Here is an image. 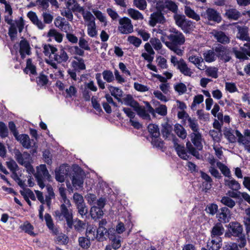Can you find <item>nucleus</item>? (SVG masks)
Segmentation results:
<instances>
[{
	"label": "nucleus",
	"mask_w": 250,
	"mask_h": 250,
	"mask_svg": "<svg viewBox=\"0 0 250 250\" xmlns=\"http://www.w3.org/2000/svg\"><path fill=\"white\" fill-rule=\"evenodd\" d=\"M190 137L191 141L197 149L199 150H201L203 148V141L201 133L199 131L192 132L190 134Z\"/></svg>",
	"instance_id": "2eb2a0df"
},
{
	"label": "nucleus",
	"mask_w": 250,
	"mask_h": 250,
	"mask_svg": "<svg viewBox=\"0 0 250 250\" xmlns=\"http://www.w3.org/2000/svg\"><path fill=\"white\" fill-rule=\"evenodd\" d=\"M87 27V32L88 35L92 38L96 37L98 34V31L95 23V18L93 15H91L84 20Z\"/></svg>",
	"instance_id": "1a4fd4ad"
},
{
	"label": "nucleus",
	"mask_w": 250,
	"mask_h": 250,
	"mask_svg": "<svg viewBox=\"0 0 250 250\" xmlns=\"http://www.w3.org/2000/svg\"><path fill=\"white\" fill-rule=\"evenodd\" d=\"M77 59V61L72 62V66L75 69L79 70H84L85 69V65L84 60L83 59L75 58Z\"/></svg>",
	"instance_id": "864d4df0"
},
{
	"label": "nucleus",
	"mask_w": 250,
	"mask_h": 250,
	"mask_svg": "<svg viewBox=\"0 0 250 250\" xmlns=\"http://www.w3.org/2000/svg\"><path fill=\"white\" fill-rule=\"evenodd\" d=\"M133 4L140 10H144L147 7L146 0H133Z\"/></svg>",
	"instance_id": "0e129e2a"
},
{
	"label": "nucleus",
	"mask_w": 250,
	"mask_h": 250,
	"mask_svg": "<svg viewBox=\"0 0 250 250\" xmlns=\"http://www.w3.org/2000/svg\"><path fill=\"white\" fill-rule=\"evenodd\" d=\"M225 229L221 223H217L212 229L211 237H220L224 232Z\"/></svg>",
	"instance_id": "72a5a7b5"
},
{
	"label": "nucleus",
	"mask_w": 250,
	"mask_h": 250,
	"mask_svg": "<svg viewBox=\"0 0 250 250\" xmlns=\"http://www.w3.org/2000/svg\"><path fill=\"white\" fill-rule=\"evenodd\" d=\"M8 34L11 39L15 38L17 35V29L20 33H21L24 27L25 22L22 17L19 19L13 21L12 24H9Z\"/></svg>",
	"instance_id": "423d86ee"
},
{
	"label": "nucleus",
	"mask_w": 250,
	"mask_h": 250,
	"mask_svg": "<svg viewBox=\"0 0 250 250\" xmlns=\"http://www.w3.org/2000/svg\"><path fill=\"white\" fill-rule=\"evenodd\" d=\"M217 217L220 222H229L230 218V211L226 207L222 208L217 214Z\"/></svg>",
	"instance_id": "6ab92c4d"
},
{
	"label": "nucleus",
	"mask_w": 250,
	"mask_h": 250,
	"mask_svg": "<svg viewBox=\"0 0 250 250\" xmlns=\"http://www.w3.org/2000/svg\"><path fill=\"white\" fill-rule=\"evenodd\" d=\"M187 122L188 126L192 130L193 132L199 131V127L197 120L194 118L189 116L187 117Z\"/></svg>",
	"instance_id": "a19ab883"
},
{
	"label": "nucleus",
	"mask_w": 250,
	"mask_h": 250,
	"mask_svg": "<svg viewBox=\"0 0 250 250\" xmlns=\"http://www.w3.org/2000/svg\"><path fill=\"white\" fill-rule=\"evenodd\" d=\"M237 132H239V131L237 129L226 128L224 131V135L228 142L230 143H234L237 141L238 134Z\"/></svg>",
	"instance_id": "f3484780"
},
{
	"label": "nucleus",
	"mask_w": 250,
	"mask_h": 250,
	"mask_svg": "<svg viewBox=\"0 0 250 250\" xmlns=\"http://www.w3.org/2000/svg\"><path fill=\"white\" fill-rule=\"evenodd\" d=\"M246 215L244 217V223L246 226L247 232L249 235L250 234V208L246 209L245 210Z\"/></svg>",
	"instance_id": "69168bd1"
},
{
	"label": "nucleus",
	"mask_w": 250,
	"mask_h": 250,
	"mask_svg": "<svg viewBox=\"0 0 250 250\" xmlns=\"http://www.w3.org/2000/svg\"><path fill=\"white\" fill-rule=\"evenodd\" d=\"M92 13L94 14L97 20L103 23L104 26H106L107 24V21L105 15L97 9H93Z\"/></svg>",
	"instance_id": "4c0bfd02"
},
{
	"label": "nucleus",
	"mask_w": 250,
	"mask_h": 250,
	"mask_svg": "<svg viewBox=\"0 0 250 250\" xmlns=\"http://www.w3.org/2000/svg\"><path fill=\"white\" fill-rule=\"evenodd\" d=\"M148 130L151 137H159L160 131L157 125L155 124H149L148 126Z\"/></svg>",
	"instance_id": "3c124183"
},
{
	"label": "nucleus",
	"mask_w": 250,
	"mask_h": 250,
	"mask_svg": "<svg viewBox=\"0 0 250 250\" xmlns=\"http://www.w3.org/2000/svg\"><path fill=\"white\" fill-rule=\"evenodd\" d=\"M35 176L36 178L46 179L50 180V175L45 165H41L37 167V172Z\"/></svg>",
	"instance_id": "aec40b11"
},
{
	"label": "nucleus",
	"mask_w": 250,
	"mask_h": 250,
	"mask_svg": "<svg viewBox=\"0 0 250 250\" xmlns=\"http://www.w3.org/2000/svg\"><path fill=\"white\" fill-rule=\"evenodd\" d=\"M20 193L24 199H31L34 201L36 200L34 194L29 188H23V190L20 191Z\"/></svg>",
	"instance_id": "603ef678"
},
{
	"label": "nucleus",
	"mask_w": 250,
	"mask_h": 250,
	"mask_svg": "<svg viewBox=\"0 0 250 250\" xmlns=\"http://www.w3.org/2000/svg\"><path fill=\"white\" fill-rule=\"evenodd\" d=\"M103 211L100 208L93 206L91 207L90 210V215L94 219H97L101 218L103 215Z\"/></svg>",
	"instance_id": "ea45409f"
},
{
	"label": "nucleus",
	"mask_w": 250,
	"mask_h": 250,
	"mask_svg": "<svg viewBox=\"0 0 250 250\" xmlns=\"http://www.w3.org/2000/svg\"><path fill=\"white\" fill-rule=\"evenodd\" d=\"M201 177L207 182L205 186V189H209L211 188L212 180L210 177L207 173L201 171Z\"/></svg>",
	"instance_id": "13d9d810"
},
{
	"label": "nucleus",
	"mask_w": 250,
	"mask_h": 250,
	"mask_svg": "<svg viewBox=\"0 0 250 250\" xmlns=\"http://www.w3.org/2000/svg\"><path fill=\"white\" fill-rule=\"evenodd\" d=\"M70 207V202H69V205L62 203L61 206V212L56 211L55 215L56 217L60 220H63L64 218L66 221L67 226L71 229L73 228V215Z\"/></svg>",
	"instance_id": "f257e3e1"
},
{
	"label": "nucleus",
	"mask_w": 250,
	"mask_h": 250,
	"mask_svg": "<svg viewBox=\"0 0 250 250\" xmlns=\"http://www.w3.org/2000/svg\"><path fill=\"white\" fill-rule=\"evenodd\" d=\"M46 225L48 229L54 234H57L59 232L58 229L56 227L53 221L52 218L49 214H45L44 216Z\"/></svg>",
	"instance_id": "cd10ccee"
},
{
	"label": "nucleus",
	"mask_w": 250,
	"mask_h": 250,
	"mask_svg": "<svg viewBox=\"0 0 250 250\" xmlns=\"http://www.w3.org/2000/svg\"><path fill=\"white\" fill-rule=\"evenodd\" d=\"M73 186L76 189L82 188L84 182V175L81 172H73L70 174Z\"/></svg>",
	"instance_id": "9b49d317"
},
{
	"label": "nucleus",
	"mask_w": 250,
	"mask_h": 250,
	"mask_svg": "<svg viewBox=\"0 0 250 250\" xmlns=\"http://www.w3.org/2000/svg\"><path fill=\"white\" fill-rule=\"evenodd\" d=\"M165 8H167L170 11L175 13V14H177V13L178 11V6L175 2L172 1L171 0H168L167 2H166Z\"/></svg>",
	"instance_id": "052dcab7"
},
{
	"label": "nucleus",
	"mask_w": 250,
	"mask_h": 250,
	"mask_svg": "<svg viewBox=\"0 0 250 250\" xmlns=\"http://www.w3.org/2000/svg\"><path fill=\"white\" fill-rule=\"evenodd\" d=\"M149 112L153 115L156 112L161 116H165L167 113V107L164 104H160L158 107H156L155 109L150 107Z\"/></svg>",
	"instance_id": "473e14b6"
},
{
	"label": "nucleus",
	"mask_w": 250,
	"mask_h": 250,
	"mask_svg": "<svg viewBox=\"0 0 250 250\" xmlns=\"http://www.w3.org/2000/svg\"><path fill=\"white\" fill-rule=\"evenodd\" d=\"M202 16L208 21H212L219 22L221 21V17L216 10L212 8H208Z\"/></svg>",
	"instance_id": "dca6fc26"
},
{
	"label": "nucleus",
	"mask_w": 250,
	"mask_h": 250,
	"mask_svg": "<svg viewBox=\"0 0 250 250\" xmlns=\"http://www.w3.org/2000/svg\"><path fill=\"white\" fill-rule=\"evenodd\" d=\"M15 137L24 148L28 149L31 147V142L28 135L23 134L18 135L15 133Z\"/></svg>",
	"instance_id": "b1692460"
},
{
	"label": "nucleus",
	"mask_w": 250,
	"mask_h": 250,
	"mask_svg": "<svg viewBox=\"0 0 250 250\" xmlns=\"http://www.w3.org/2000/svg\"><path fill=\"white\" fill-rule=\"evenodd\" d=\"M19 52L21 57L24 59L26 55L31 54L30 47L29 42L24 39L21 40L20 42Z\"/></svg>",
	"instance_id": "a211bd4d"
},
{
	"label": "nucleus",
	"mask_w": 250,
	"mask_h": 250,
	"mask_svg": "<svg viewBox=\"0 0 250 250\" xmlns=\"http://www.w3.org/2000/svg\"><path fill=\"white\" fill-rule=\"evenodd\" d=\"M113 230V229H109L107 231L104 227L99 226L97 229V239L98 241H103L105 239L106 236H108L109 238V236L112 235L111 233Z\"/></svg>",
	"instance_id": "5701e85b"
},
{
	"label": "nucleus",
	"mask_w": 250,
	"mask_h": 250,
	"mask_svg": "<svg viewBox=\"0 0 250 250\" xmlns=\"http://www.w3.org/2000/svg\"><path fill=\"white\" fill-rule=\"evenodd\" d=\"M47 36L54 38L58 42H61L62 41L63 35L55 29H50L47 33Z\"/></svg>",
	"instance_id": "c03bdc74"
},
{
	"label": "nucleus",
	"mask_w": 250,
	"mask_h": 250,
	"mask_svg": "<svg viewBox=\"0 0 250 250\" xmlns=\"http://www.w3.org/2000/svg\"><path fill=\"white\" fill-rule=\"evenodd\" d=\"M85 224L80 220H73V226L75 229L79 231H82L85 228Z\"/></svg>",
	"instance_id": "774afa93"
},
{
	"label": "nucleus",
	"mask_w": 250,
	"mask_h": 250,
	"mask_svg": "<svg viewBox=\"0 0 250 250\" xmlns=\"http://www.w3.org/2000/svg\"><path fill=\"white\" fill-rule=\"evenodd\" d=\"M216 165L218 168L221 171L222 173L225 177H227L228 178H230L231 177L230 171L228 167L220 162H217Z\"/></svg>",
	"instance_id": "8fccbe9b"
},
{
	"label": "nucleus",
	"mask_w": 250,
	"mask_h": 250,
	"mask_svg": "<svg viewBox=\"0 0 250 250\" xmlns=\"http://www.w3.org/2000/svg\"><path fill=\"white\" fill-rule=\"evenodd\" d=\"M236 27L238 31L236 35L237 38L243 41L250 40L248 27L245 26H241L238 25H236Z\"/></svg>",
	"instance_id": "4be33fe9"
},
{
	"label": "nucleus",
	"mask_w": 250,
	"mask_h": 250,
	"mask_svg": "<svg viewBox=\"0 0 250 250\" xmlns=\"http://www.w3.org/2000/svg\"><path fill=\"white\" fill-rule=\"evenodd\" d=\"M225 184L233 190H238L241 188L240 184L232 178L231 176L229 179L224 180Z\"/></svg>",
	"instance_id": "7c9ffc66"
},
{
	"label": "nucleus",
	"mask_w": 250,
	"mask_h": 250,
	"mask_svg": "<svg viewBox=\"0 0 250 250\" xmlns=\"http://www.w3.org/2000/svg\"><path fill=\"white\" fill-rule=\"evenodd\" d=\"M71 10L73 12H77L81 13L83 15V20H85L87 17L92 15L90 12L88 11H85L84 8L81 6L77 2H76L74 5L72 7Z\"/></svg>",
	"instance_id": "bb28decb"
},
{
	"label": "nucleus",
	"mask_w": 250,
	"mask_h": 250,
	"mask_svg": "<svg viewBox=\"0 0 250 250\" xmlns=\"http://www.w3.org/2000/svg\"><path fill=\"white\" fill-rule=\"evenodd\" d=\"M127 40L130 44H133L136 47H139L142 43L141 40L134 36H128Z\"/></svg>",
	"instance_id": "338daca9"
},
{
	"label": "nucleus",
	"mask_w": 250,
	"mask_h": 250,
	"mask_svg": "<svg viewBox=\"0 0 250 250\" xmlns=\"http://www.w3.org/2000/svg\"><path fill=\"white\" fill-rule=\"evenodd\" d=\"M188 60L200 70H204L207 67L204 62V59L201 56L194 55H189L188 57Z\"/></svg>",
	"instance_id": "4468645a"
},
{
	"label": "nucleus",
	"mask_w": 250,
	"mask_h": 250,
	"mask_svg": "<svg viewBox=\"0 0 250 250\" xmlns=\"http://www.w3.org/2000/svg\"><path fill=\"white\" fill-rule=\"evenodd\" d=\"M211 239L207 243L209 250H219L222 246V238L220 237H211Z\"/></svg>",
	"instance_id": "412c9836"
},
{
	"label": "nucleus",
	"mask_w": 250,
	"mask_h": 250,
	"mask_svg": "<svg viewBox=\"0 0 250 250\" xmlns=\"http://www.w3.org/2000/svg\"><path fill=\"white\" fill-rule=\"evenodd\" d=\"M221 202L229 208H233L236 204L235 202L228 196L223 197L221 200Z\"/></svg>",
	"instance_id": "5fc2aeb1"
},
{
	"label": "nucleus",
	"mask_w": 250,
	"mask_h": 250,
	"mask_svg": "<svg viewBox=\"0 0 250 250\" xmlns=\"http://www.w3.org/2000/svg\"><path fill=\"white\" fill-rule=\"evenodd\" d=\"M118 31L122 34H128L133 31L131 21L127 17H123L119 20Z\"/></svg>",
	"instance_id": "39448f33"
},
{
	"label": "nucleus",
	"mask_w": 250,
	"mask_h": 250,
	"mask_svg": "<svg viewBox=\"0 0 250 250\" xmlns=\"http://www.w3.org/2000/svg\"><path fill=\"white\" fill-rule=\"evenodd\" d=\"M214 38L217 41L222 43H228L229 42V38L222 31H215L212 32Z\"/></svg>",
	"instance_id": "c85d7f7f"
},
{
	"label": "nucleus",
	"mask_w": 250,
	"mask_h": 250,
	"mask_svg": "<svg viewBox=\"0 0 250 250\" xmlns=\"http://www.w3.org/2000/svg\"><path fill=\"white\" fill-rule=\"evenodd\" d=\"M238 134L237 142L244 146L245 149L250 153V129H246L243 133L237 132Z\"/></svg>",
	"instance_id": "0eeeda50"
},
{
	"label": "nucleus",
	"mask_w": 250,
	"mask_h": 250,
	"mask_svg": "<svg viewBox=\"0 0 250 250\" xmlns=\"http://www.w3.org/2000/svg\"><path fill=\"white\" fill-rule=\"evenodd\" d=\"M86 236L90 240L97 239V229L94 225H89L87 227Z\"/></svg>",
	"instance_id": "f704fd0d"
},
{
	"label": "nucleus",
	"mask_w": 250,
	"mask_h": 250,
	"mask_svg": "<svg viewBox=\"0 0 250 250\" xmlns=\"http://www.w3.org/2000/svg\"><path fill=\"white\" fill-rule=\"evenodd\" d=\"M28 18L32 23L36 25L40 29H43L45 26L44 24L38 19L36 14L33 11H29L27 15Z\"/></svg>",
	"instance_id": "a878e982"
},
{
	"label": "nucleus",
	"mask_w": 250,
	"mask_h": 250,
	"mask_svg": "<svg viewBox=\"0 0 250 250\" xmlns=\"http://www.w3.org/2000/svg\"><path fill=\"white\" fill-rule=\"evenodd\" d=\"M174 19L177 26L180 27L185 32H188L193 30L194 23L190 20L187 19L185 16L175 14Z\"/></svg>",
	"instance_id": "20e7f679"
},
{
	"label": "nucleus",
	"mask_w": 250,
	"mask_h": 250,
	"mask_svg": "<svg viewBox=\"0 0 250 250\" xmlns=\"http://www.w3.org/2000/svg\"><path fill=\"white\" fill-rule=\"evenodd\" d=\"M209 134L212 138L214 143H219L220 142L221 133L219 130H210Z\"/></svg>",
	"instance_id": "6e6d98bb"
},
{
	"label": "nucleus",
	"mask_w": 250,
	"mask_h": 250,
	"mask_svg": "<svg viewBox=\"0 0 250 250\" xmlns=\"http://www.w3.org/2000/svg\"><path fill=\"white\" fill-rule=\"evenodd\" d=\"M206 75L213 78L218 77V69L215 67H208L206 70Z\"/></svg>",
	"instance_id": "e2e57ef3"
},
{
	"label": "nucleus",
	"mask_w": 250,
	"mask_h": 250,
	"mask_svg": "<svg viewBox=\"0 0 250 250\" xmlns=\"http://www.w3.org/2000/svg\"><path fill=\"white\" fill-rule=\"evenodd\" d=\"M70 169L69 167L66 165H62L58 169L55 170V179L61 183L63 182L69 175Z\"/></svg>",
	"instance_id": "9d476101"
},
{
	"label": "nucleus",
	"mask_w": 250,
	"mask_h": 250,
	"mask_svg": "<svg viewBox=\"0 0 250 250\" xmlns=\"http://www.w3.org/2000/svg\"><path fill=\"white\" fill-rule=\"evenodd\" d=\"M204 60L207 62H211L216 59V55L213 50L205 51L203 54Z\"/></svg>",
	"instance_id": "79ce46f5"
},
{
	"label": "nucleus",
	"mask_w": 250,
	"mask_h": 250,
	"mask_svg": "<svg viewBox=\"0 0 250 250\" xmlns=\"http://www.w3.org/2000/svg\"><path fill=\"white\" fill-rule=\"evenodd\" d=\"M20 228L24 232L29 234L31 236H36V233L34 232V228L28 221H25L22 224Z\"/></svg>",
	"instance_id": "2f4dec72"
},
{
	"label": "nucleus",
	"mask_w": 250,
	"mask_h": 250,
	"mask_svg": "<svg viewBox=\"0 0 250 250\" xmlns=\"http://www.w3.org/2000/svg\"><path fill=\"white\" fill-rule=\"evenodd\" d=\"M184 11L185 14L188 18L192 19L196 21H199L200 20V16L189 6H185Z\"/></svg>",
	"instance_id": "58836bf2"
},
{
	"label": "nucleus",
	"mask_w": 250,
	"mask_h": 250,
	"mask_svg": "<svg viewBox=\"0 0 250 250\" xmlns=\"http://www.w3.org/2000/svg\"><path fill=\"white\" fill-rule=\"evenodd\" d=\"M226 15L229 19L236 20L240 17V13L235 9H229L226 11Z\"/></svg>",
	"instance_id": "09e8293b"
},
{
	"label": "nucleus",
	"mask_w": 250,
	"mask_h": 250,
	"mask_svg": "<svg viewBox=\"0 0 250 250\" xmlns=\"http://www.w3.org/2000/svg\"><path fill=\"white\" fill-rule=\"evenodd\" d=\"M166 21V20L163 14L158 11L151 14L149 22L150 26L154 27L157 23L164 24Z\"/></svg>",
	"instance_id": "ddd939ff"
},
{
	"label": "nucleus",
	"mask_w": 250,
	"mask_h": 250,
	"mask_svg": "<svg viewBox=\"0 0 250 250\" xmlns=\"http://www.w3.org/2000/svg\"><path fill=\"white\" fill-rule=\"evenodd\" d=\"M14 154L15 158L21 165H26L27 162H30L31 160L30 155L26 152L21 153L19 149H16L14 150Z\"/></svg>",
	"instance_id": "f8f14e48"
},
{
	"label": "nucleus",
	"mask_w": 250,
	"mask_h": 250,
	"mask_svg": "<svg viewBox=\"0 0 250 250\" xmlns=\"http://www.w3.org/2000/svg\"><path fill=\"white\" fill-rule=\"evenodd\" d=\"M122 103L127 105L137 107L138 103L133 99L131 95H127L122 99Z\"/></svg>",
	"instance_id": "de8ad7c7"
},
{
	"label": "nucleus",
	"mask_w": 250,
	"mask_h": 250,
	"mask_svg": "<svg viewBox=\"0 0 250 250\" xmlns=\"http://www.w3.org/2000/svg\"><path fill=\"white\" fill-rule=\"evenodd\" d=\"M229 230L225 234V236L229 237L231 236L239 237L242 234L243 228L238 222H230L228 225Z\"/></svg>",
	"instance_id": "6e6552de"
},
{
	"label": "nucleus",
	"mask_w": 250,
	"mask_h": 250,
	"mask_svg": "<svg viewBox=\"0 0 250 250\" xmlns=\"http://www.w3.org/2000/svg\"><path fill=\"white\" fill-rule=\"evenodd\" d=\"M68 59V56L66 52L63 49H61L58 51H54L52 54H50V59L46 60V62L50 65L53 68L57 69L56 62L58 63L66 62Z\"/></svg>",
	"instance_id": "f03ea898"
},
{
	"label": "nucleus",
	"mask_w": 250,
	"mask_h": 250,
	"mask_svg": "<svg viewBox=\"0 0 250 250\" xmlns=\"http://www.w3.org/2000/svg\"><path fill=\"white\" fill-rule=\"evenodd\" d=\"M24 72L28 74L31 73L32 74H35L36 73V67L32 63V61L31 59H28L26 62V67L24 69Z\"/></svg>",
	"instance_id": "4d7b16f0"
},
{
	"label": "nucleus",
	"mask_w": 250,
	"mask_h": 250,
	"mask_svg": "<svg viewBox=\"0 0 250 250\" xmlns=\"http://www.w3.org/2000/svg\"><path fill=\"white\" fill-rule=\"evenodd\" d=\"M174 130L177 136L181 139H185L187 137V131L182 125L179 124H175Z\"/></svg>",
	"instance_id": "e433bc0d"
},
{
	"label": "nucleus",
	"mask_w": 250,
	"mask_h": 250,
	"mask_svg": "<svg viewBox=\"0 0 250 250\" xmlns=\"http://www.w3.org/2000/svg\"><path fill=\"white\" fill-rule=\"evenodd\" d=\"M59 194L62 198L61 202L62 203H65L69 205L70 201L67 198L66 195V190L64 187L61 186L59 188Z\"/></svg>",
	"instance_id": "680f3d73"
},
{
	"label": "nucleus",
	"mask_w": 250,
	"mask_h": 250,
	"mask_svg": "<svg viewBox=\"0 0 250 250\" xmlns=\"http://www.w3.org/2000/svg\"><path fill=\"white\" fill-rule=\"evenodd\" d=\"M172 127L167 123L162 125V133L163 137L170 138L171 136Z\"/></svg>",
	"instance_id": "a18cd8bd"
},
{
	"label": "nucleus",
	"mask_w": 250,
	"mask_h": 250,
	"mask_svg": "<svg viewBox=\"0 0 250 250\" xmlns=\"http://www.w3.org/2000/svg\"><path fill=\"white\" fill-rule=\"evenodd\" d=\"M177 69L179 70L182 74L186 76L191 77L193 74V71L188 67L187 63L182 59H181V62L178 66Z\"/></svg>",
	"instance_id": "393cba45"
},
{
	"label": "nucleus",
	"mask_w": 250,
	"mask_h": 250,
	"mask_svg": "<svg viewBox=\"0 0 250 250\" xmlns=\"http://www.w3.org/2000/svg\"><path fill=\"white\" fill-rule=\"evenodd\" d=\"M136 108V111L137 112V114L141 117L144 119H149L150 116L145 110V108L143 107L140 106L138 104L137 107H135Z\"/></svg>",
	"instance_id": "bf43d9fd"
},
{
	"label": "nucleus",
	"mask_w": 250,
	"mask_h": 250,
	"mask_svg": "<svg viewBox=\"0 0 250 250\" xmlns=\"http://www.w3.org/2000/svg\"><path fill=\"white\" fill-rule=\"evenodd\" d=\"M108 88L112 96L119 100H120L123 95V91L120 88L111 85H108Z\"/></svg>",
	"instance_id": "37998d69"
},
{
	"label": "nucleus",
	"mask_w": 250,
	"mask_h": 250,
	"mask_svg": "<svg viewBox=\"0 0 250 250\" xmlns=\"http://www.w3.org/2000/svg\"><path fill=\"white\" fill-rule=\"evenodd\" d=\"M174 147L178 155L184 160H188L190 155L188 154L187 151L184 146H182L177 144H175Z\"/></svg>",
	"instance_id": "c756f323"
},
{
	"label": "nucleus",
	"mask_w": 250,
	"mask_h": 250,
	"mask_svg": "<svg viewBox=\"0 0 250 250\" xmlns=\"http://www.w3.org/2000/svg\"><path fill=\"white\" fill-rule=\"evenodd\" d=\"M171 34L167 36L169 41L165 42L164 38L161 37V40L167 46V43H170L173 45H181L184 44L185 41V37L183 34L178 30L172 28L170 30Z\"/></svg>",
	"instance_id": "7ed1b4c3"
},
{
	"label": "nucleus",
	"mask_w": 250,
	"mask_h": 250,
	"mask_svg": "<svg viewBox=\"0 0 250 250\" xmlns=\"http://www.w3.org/2000/svg\"><path fill=\"white\" fill-rule=\"evenodd\" d=\"M127 13L134 20H142L144 18L143 15L140 12L133 8L128 9Z\"/></svg>",
	"instance_id": "c9c22d12"
},
{
	"label": "nucleus",
	"mask_w": 250,
	"mask_h": 250,
	"mask_svg": "<svg viewBox=\"0 0 250 250\" xmlns=\"http://www.w3.org/2000/svg\"><path fill=\"white\" fill-rule=\"evenodd\" d=\"M4 20L5 22L8 24H12L13 20V10L11 6H7V7L4 8Z\"/></svg>",
	"instance_id": "49530a36"
}]
</instances>
